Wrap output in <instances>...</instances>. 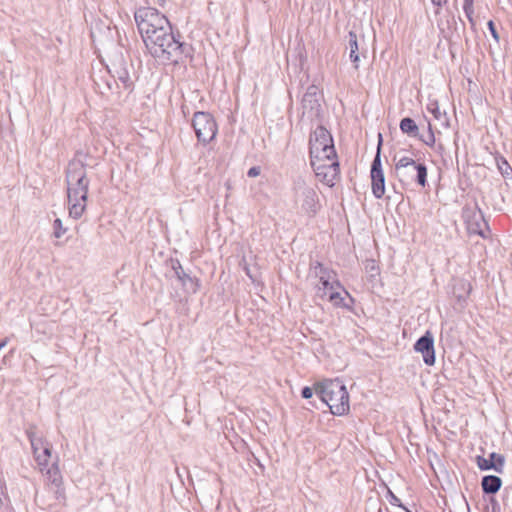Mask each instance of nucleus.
Here are the masks:
<instances>
[{"label":"nucleus","mask_w":512,"mask_h":512,"mask_svg":"<svg viewBox=\"0 0 512 512\" xmlns=\"http://www.w3.org/2000/svg\"><path fill=\"white\" fill-rule=\"evenodd\" d=\"M395 161V175L404 186H410L414 183L425 187L427 183V167L424 163H417L408 156H402Z\"/></svg>","instance_id":"nucleus-4"},{"label":"nucleus","mask_w":512,"mask_h":512,"mask_svg":"<svg viewBox=\"0 0 512 512\" xmlns=\"http://www.w3.org/2000/svg\"><path fill=\"white\" fill-rule=\"evenodd\" d=\"M463 219L467 225V229L471 234H477L482 237L485 236V231L488 230V224L484 219L482 211L474 206H466L463 209Z\"/></svg>","instance_id":"nucleus-11"},{"label":"nucleus","mask_w":512,"mask_h":512,"mask_svg":"<svg viewBox=\"0 0 512 512\" xmlns=\"http://www.w3.org/2000/svg\"><path fill=\"white\" fill-rule=\"evenodd\" d=\"M502 485V480L495 475H487L482 478V490L486 494H495L499 491Z\"/></svg>","instance_id":"nucleus-17"},{"label":"nucleus","mask_w":512,"mask_h":512,"mask_svg":"<svg viewBox=\"0 0 512 512\" xmlns=\"http://www.w3.org/2000/svg\"><path fill=\"white\" fill-rule=\"evenodd\" d=\"M372 181V193L377 198L380 199L385 193V177L383 172H377L371 174Z\"/></svg>","instance_id":"nucleus-19"},{"label":"nucleus","mask_w":512,"mask_h":512,"mask_svg":"<svg viewBox=\"0 0 512 512\" xmlns=\"http://www.w3.org/2000/svg\"><path fill=\"white\" fill-rule=\"evenodd\" d=\"M316 393L329 406L332 414L341 416L349 412V394L341 380H325L319 383Z\"/></svg>","instance_id":"nucleus-3"},{"label":"nucleus","mask_w":512,"mask_h":512,"mask_svg":"<svg viewBox=\"0 0 512 512\" xmlns=\"http://www.w3.org/2000/svg\"><path fill=\"white\" fill-rule=\"evenodd\" d=\"M135 21L142 39L155 35L159 30H164L171 26L168 19L157 9L143 7L135 12Z\"/></svg>","instance_id":"nucleus-5"},{"label":"nucleus","mask_w":512,"mask_h":512,"mask_svg":"<svg viewBox=\"0 0 512 512\" xmlns=\"http://www.w3.org/2000/svg\"><path fill=\"white\" fill-rule=\"evenodd\" d=\"M294 190L295 201L300 205L301 210L309 216L315 215L320 208L315 188L307 185L304 181H298L295 184Z\"/></svg>","instance_id":"nucleus-8"},{"label":"nucleus","mask_w":512,"mask_h":512,"mask_svg":"<svg viewBox=\"0 0 512 512\" xmlns=\"http://www.w3.org/2000/svg\"><path fill=\"white\" fill-rule=\"evenodd\" d=\"M143 42L149 53L163 62L178 63L184 55V44L175 38L171 26L148 36Z\"/></svg>","instance_id":"nucleus-2"},{"label":"nucleus","mask_w":512,"mask_h":512,"mask_svg":"<svg viewBox=\"0 0 512 512\" xmlns=\"http://www.w3.org/2000/svg\"><path fill=\"white\" fill-rule=\"evenodd\" d=\"M504 165L506 166V168H502V167H499V168L501 169L503 175H509L508 170H510V167L507 164V162H505V161H504Z\"/></svg>","instance_id":"nucleus-33"},{"label":"nucleus","mask_w":512,"mask_h":512,"mask_svg":"<svg viewBox=\"0 0 512 512\" xmlns=\"http://www.w3.org/2000/svg\"><path fill=\"white\" fill-rule=\"evenodd\" d=\"M311 271L318 279V282L315 284L317 297L324 299L333 289H342V285L337 278L336 272L325 267L320 262H316L312 266Z\"/></svg>","instance_id":"nucleus-7"},{"label":"nucleus","mask_w":512,"mask_h":512,"mask_svg":"<svg viewBox=\"0 0 512 512\" xmlns=\"http://www.w3.org/2000/svg\"><path fill=\"white\" fill-rule=\"evenodd\" d=\"M89 183L83 161L71 160L66 170V184L69 215L74 219H79L86 209Z\"/></svg>","instance_id":"nucleus-1"},{"label":"nucleus","mask_w":512,"mask_h":512,"mask_svg":"<svg viewBox=\"0 0 512 512\" xmlns=\"http://www.w3.org/2000/svg\"><path fill=\"white\" fill-rule=\"evenodd\" d=\"M113 77L118 79L124 88H129L132 85V80L129 71L123 65H113L112 70Z\"/></svg>","instance_id":"nucleus-20"},{"label":"nucleus","mask_w":512,"mask_h":512,"mask_svg":"<svg viewBox=\"0 0 512 512\" xmlns=\"http://www.w3.org/2000/svg\"><path fill=\"white\" fill-rule=\"evenodd\" d=\"M490 503L492 512H500V506L495 498H491Z\"/></svg>","instance_id":"nucleus-32"},{"label":"nucleus","mask_w":512,"mask_h":512,"mask_svg":"<svg viewBox=\"0 0 512 512\" xmlns=\"http://www.w3.org/2000/svg\"><path fill=\"white\" fill-rule=\"evenodd\" d=\"M400 129L404 134L415 137L418 134L419 128L412 118L405 117L400 122Z\"/></svg>","instance_id":"nucleus-22"},{"label":"nucleus","mask_w":512,"mask_h":512,"mask_svg":"<svg viewBox=\"0 0 512 512\" xmlns=\"http://www.w3.org/2000/svg\"><path fill=\"white\" fill-rule=\"evenodd\" d=\"M310 160L336 156L333 138L330 132L323 126H318L311 134Z\"/></svg>","instance_id":"nucleus-6"},{"label":"nucleus","mask_w":512,"mask_h":512,"mask_svg":"<svg viewBox=\"0 0 512 512\" xmlns=\"http://www.w3.org/2000/svg\"><path fill=\"white\" fill-rule=\"evenodd\" d=\"M348 49H349V57L351 61L354 63L355 69L359 67V47H358V38L357 34L353 31H350L348 34Z\"/></svg>","instance_id":"nucleus-18"},{"label":"nucleus","mask_w":512,"mask_h":512,"mask_svg":"<svg viewBox=\"0 0 512 512\" xmlns=\"http://www.w3.org/2000/svg\"><path fill=\"white\" fill-rule=\"evenodd\" d=\"M172 268L174 270L176 277L178 278L179 281L182 282L183 285L186 284L187 280L192 281V278L185 273L181 264L178 261L173 263Z\"/></svg>","instance_id":"nucleus-24"},{"label":"nucleus","mask_w":512,"mask_h":512,"mask_svg":"<svg viewBox=\"0 0 512 512\" xmlns=\"http://www.w3.org/2000/svg\"><path fill=\"white\" fill-rule=\"evenodd\" d=\"M433 5L437 6V7H441L442 4L446 3L447 0H431Z\"/></svg>","instance_id":"nucleus-34"},{"label":"nucleus","mask_w":512,"mask_h":512,"mask_svg":"<svg viewBox=\"0 0 512 512\" xmlns=\"http://www.w3.org/2000/svg\"><path fill=\"white\" fill-rule=\"evenodd\" d=\"M488 27H489V30L493 36L494 39L498 40V33L496 31V28H495V25H494V22L493 21H489L488 22Z\"/></svg>","instance_id":"nucleus-31"},{"label":"nucleus","mask_w":512,"mask_h":512,"mask_svg":"<svg viewBox=\"0 0 512 512\" xmlns=\"http://www.w3.org/2000/svg\"><path fill=\"white\" fill-rule=\"evenodd\" d=\"M317 90L315 85L309 86L302 98L303 116H307L309 119L319 117L320 115L321 104Z\"/></svg>","instance_id":"nucleus-13"},{"label":"nucleus","mask_w":512,"mask_h":512,"mask_svg":"<svg viewBox=\"0 0 512 512\" xmlns=\"http://www.w3.org/2000/svg\"><path fill=\"white\" fill-rule=\"evenodd\" d=\"M301 395H302V397H303V398H305V399H309V398H311V397H312V395H313V390H312L310 387L306 386V387H304V388L302 389V391H301Z\"/></svg>","instance_id":"nucleus-30"},{"label":"nucleus","mask_w":512,"mask_h":512,"mask_svg":"<svg viewBox=\"0 0 512 512\" xmlns=\"http://www.w3.org/2000/svg\"><path fill=\"white\" fill-rule=\"evenodd\" d=\"M429 111H431L433 113V115L435 116V118L439 119L440 116H441V112H440V109L437 105V103H434V104H431L429 107H428Z\"/></svg>","instance_id":"nucleus-28"},{"label":"nucleus","mask_w":512,"mask_h":512,"mask_svg":"<svg viewBox=\"0 0 512 512\" xmlns=\"http://www.w3.org/2000/svg\"><path fill=\"white\" fill-rule=\"evenodd\" d=\"M414 349L423 356L426 365L432 366L435 363L434 338L430 331H427L415 343Z\"/></svg>","instance_id":"nucleus-14"},{"label":"nucleus","mask_w":512,"mask_h":512,"mask_svg":"<svg viewBox=\"0 0 512 512\" xmlns=\"http://www.w3.org/2000/svg\"><path fill=\"white\" fill-rule=\"evenodd\" d=\"M464 10L468 17H470V14L473 12V1L472 0H464Z\"/></svg>","instance_id":"nucleus-27"},{"label":"nucleus","mask_w":512,"mask_h":512,"mask_svg":"<svg viewBox=\"0 0 512 512\" xmlns=\"http://www.w3.org/2000/svg\"><path fill=\"white\" fill-rule=\"evenodd\" d=\"M192 125L198 141L203 144L212 141L217 134V124L208 112H196L193 116Z\"/></svg>","instance_id":"nucleus-10"},{"label":"nucleus","mask_w":512,"mask_h":512,"mask_svg":"<svg viewBox=\"0 0 512 512\" xmlns=\"http://www.w3.org/2000/svg\"><path fill=\"white\" fill-rule=\"evenodd\" d=\"M311 166L320 181L332 187L339 176V163L336 156L311 160Z\"/></svg>","instance_id":"nucleus-9"},{"label":"nucleus","mask_w":512,"mask_h":512,"mask_svg":"<svg viewBox=\"0 0 512 512\" xmlns=\"http://www.w3.org/2000/svg\"><path fill=\"white\" fill-rule=\"evenodd\" d=\"M423 142L428 146H433L435 143V136L431 130V127H429L428 136L426 139H423Z\"/></svg>","instance_id":"nucleus-26"},{"label":"nucleus","mask_w":512,"mask_h":512,"mask_svg":"<svg viewBox=\"0 0 512 512\" xmlns=\"http://www.w3.org/2000/svg\"><path fill=\"white\" fill-rule=\"evenodd\" d=\"M505 464V457L501 454L492 452L490 458L477 457V465L480 470H494L497 473H503Z\"/></svg>","instance_id":"nucleus-15"},{"label":"nucleus","mask_w":512,"mask_h":512,"mask_svg":"<svg viewBox=\"0 0 512 512\" xmlns=\"http://www.w3.org/2000/svg\"><path fill=\"white\" fill-rule=\"evenodd\" d=\"M260 172H261L260 167L254 166L248 170L247 175H248V177L253 178V177H257L258 175H260Z\"/></svg>","instance_id":"nucleus-29"},{"label":"nucleus","mask_w":512,"mask_h":512,"mask_svg":"<svg viewBox=\"0 0 512 512\" xmlns=\"http://www.w3.org/2000/svg\"><path fill=\"white\" fill-rule=\"evenodd\" d=\"M381 145H382V135L379 134L377 153H376L374 160L372 162V165H371V174H374L377 172H383L382 167H381V157H380Z\"/></svg>","instance_id":"nucleus-23"},{"label":"nucleus","mask_w":512,"mask_h":512,"mask_svg":"<svg viewBox=\"0 0 512 512\" xmlns=\"http://www.w3.org/2000/svg\"><path fill=\"white\" fill-rule=\"evenodd\" d=\"M7 343H8V340H7V339H4V340L0 341V350H1L3 347H5V346L7 345Z\"/></svg>","instance_id":"nucleus-35"},{"label":"nucleus","mask_w":512,"mask_h":512,"mask_svg":"<svg viewBox=\"0 0 512 512\" xmlns=\"http://www.w3.org/2000/svg\"><path fill=\"white\" fill-rule=\"evenodd\" d=\"M67 232V228L63 226L61 219L57 218L53 222V236L57 239L61 238Z\"/></svg>","instance_id":"nucleus-25"},{"label":"nucleus","mask_w":512,"mask_h":512,"mask_svg":"<svg viewBox=\"0 0 512 512\" xmlns=\"http://www.w3.org/2000/svg\"><path fill=\"white\" fill-rule=\"evenodd\" d=\"M326 297H328L329 302H331L334 307L340 308L350 307V305L346 302V298H349V300L352 301L349 293L345 291L343 287L342 289H333L328 293Z\"/></svg>","instance_id":"nucleus-16"},{"label":"nucleus","mask_w":512,"mask_h":512,"mask_svg":"<svg viewBox=\"0 0 512 512\" xmlns=\"http://www.w3.org/2000/svg\"><path fill=\"white\" fill-rule=\"evenodd\" d=\"M43 473H45L48 482L55 485L56 487H60L62 483V476L57 461L54 462L50 467L48 465Z\"/></svg>","instance_id":"nucleus-21"},{"label":"nucleus","mask_w":512,"mask_h":512,"mask_svg":"<svg viewBox=\"0 0 512 512\" xmlns=\"http://www.w3.org/2000/svg\"><path fill=\"white\" fill-rule=\"evenodd\" d=\"M28 438L39 469L41 472H44L49 465V460L52 455V446L46 440L36 437L35 433L31 431H28Z\"/></svg>","instance_id":"nucleus-12"}]
</instances>
